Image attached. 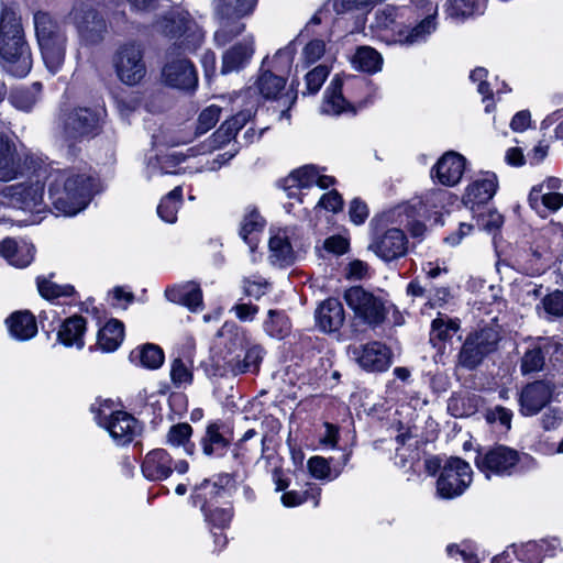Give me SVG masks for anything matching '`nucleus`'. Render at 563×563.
I'll use <instances>...</instances> for the list:
<instances>
[{"label":"nucleus","instance_id":"42","mask_svg":"<svg viewBox=\"0 0 563 563\" xmlns=\"http://www.w3.org/2000/svg\"><path fill=\"white\" fill-rule=\"evenodd\" d=\"M164 361V353L161 347L154 344H146L141 352V363L148 368H158Z\"/></svg>","mask_w":563,"mask_h":563},{"label":"nucleus","instance_id":"40","mask_svg":"<svg viewBox=\"0 0 563 563\" xmlns=\"http://www.w3.org/2000/svg\"><path fill=\"white\" fill-rule=\"evenodd\" d=\"M264 328L273 338H283L288 331L286 319L275 310L268 311V320L265 321Z\"/></svg>","mask_w":563,"mask_h":563},{"label":"nucleus","instance_id":"41","mask_svg":"<svg viewBox=\"0 0 563 563\" xmlns=\"http://www.w3.org/2000/svg\"><path fill=\"white\" fill-rule=\"evenodd\" d=\"M332 90L330 95H327V103L324 106V111L327 113L339 114L344 109L345 100L341 92V82L339 79L332 81Z\"/></svg>","mask_w":563,"mask_h":563},{"label":"nucleus","instance_id":"15","mask_svg":"<svg viewBox=\"0 0 563 563\" xmlns=\"http://www.w3.org/2000/svg\"><path fill=\"white\" fill-rule=\"evenodd\" d=\"M371 249L383 260L393 261L407 253V238L400 229L391 228L377 238Z\"/></svg>","mask_w":563,"mask_h":563},{"label":"nucleus","instance_id":"26","mask_svg":"<svg viewBox=\"0 0 563 563\" xmlns=\"http://www.w3.org/2000/svg\"><path fill=\"white\" fill-rule=\"evenodd\" d=\"M7 323L11 334L20 340L30 339L37 331L35 318L29 311L12 313Z\"/></svg>","mask_w":563,"mask_h":563},{"label":"nucleus","instance_id":"21","mask_svg":"<svg viewBox=\"0 0 563 563\" xmlns=\"http://www.w3.org/2000/svg\"><path fill=\"white\" fill-rule=\"evenodd\" d=\"M357 361L367 371L382 372L389 366L390 353L382 343L373 342L363 347Z\"/></svg>","mask_w":563,"mask_h":563},{"label":"nucleus","instance_id":"58","mask_svg":"<svg viewBox=\"0 0 563 563\" xmlns=\"http://www.w3.org/2000/svg\"><path fill=\"white\" fill-rule=\"evenodd\" d=\"M349 242L341 235L330 236L324 241V249L336 255H341L346 252Z\"/></svg>","mask_w":563,"mask_h":563},{"label":"nucleus","instance_id":"13","mask_svg":"<svg viewBox=\"0 0 563 563\" xmlns=\"http://www.w3.org/2000/svg\"><path fill=\"white\" fill-rule=\"evenodd\" d=\"M554 387L544 380L528 384L520 394V411L525 416H533L551 400Z\"/></svg>","mask_w":563,"mask_h":563},{"label":"nucleus","instance_id":"4","mask_svg":"<svg viewBox=\"0 0 563 563\" xmlns=\"http://www.w3.org/2000/svg\"><path fill=\"white\" fill-rule=\"evenodd\" d=\"M115 74L128 86L139 85L146 76L143 47L135 43H125L115 51L112 59Z\"/></svg>","mask_w":563,"mask_h":563},{"label":"nucleus","instance_id":"27","mask_svg":"<svg viewBox=\"0 0 563 563\" xmlns=\"http://www.w3.org/2000/svg\"><path fill=\"white\" fill-rule=\"evenodd\" d=\"M496 189V176L489 175L471 184L466 190V198L473 203H486L494 197Z\"/></svg>","mask_w":563,"mask_h":563},{"label":"nucleus","instance_id":"61","mask_svg":"<svg viewBox=\"0 0 563 563\" xmlns=\"http://www.w3.org/2000/svg\"><path fill=\"white\" fill-rule=\"evenodd\" d=\"M542 205L552 212L558 211L563 206V194L545 192L542 197Z\"/></svg>","mask_w":563,"mask_h":563},{"label":"nucleus","instance_id":"35","mask_svg":"<svg viewBox=\"0 0 563 563\" xmlns=\"http://www.w3.org/2000/svg\"><path fill=\"white\" fill-rule=\"evenodd\" d=\"M264 224L265 221L262 216L256 210H252L242 220L240 235L244 241L252 245L253 239L249 240V236L253 233L261 232Z\"/></svg>","mask_w":563,"mask_h":563},{"label":"nucleus","instance_id":"8","mask_svg":"<svg viewBox=\"0 0 563 563\" xmlns=\"http://www.w3.org/2000/svg\"><path fill=\"white\" fill-rule=\"evenodd\" d=\"M343 298L356 318L369 325L384 322L387 310L384 302L361 286H354L344 291Z\"/></svg>","mask_w":563,"mask_h":563},{"label":"nucleus","instance_id":"55","mask_svg":"<svg viewBox=\"0 0 563 563\" xmlns=\"http://www.w3.org/2000/svg\"><path fill=\"white\" fill-rule=\"evenodd\" d=\"M236 134L232 132L230 124H225L224 122L221 126L213 133L212 135V148H220L227 143H229L232 139H234Z\"/></svg>","mask_w":563,"mask_h":563},{"label":"nucleus","instance_id":"9","mask_svg":"<svg viewBox=\"0 0 563 563\" xmlns=\"http://www.w3.org/2000/svg\"><path fill=\"white\" fill-rule=\"evenodd\" d=\"M26 157L19 153L14 141L0 132V181L8 183L26 172Z\"/></svg>","mask_w":563,"mask_h":563},{"label":"nucleus","instance_id":"51","mask_svg":"<svg viewBox=\"0 0 563 563\" xmlns=\"http://www.w3.org/2000/svg\"><path fill=\"white\" fill-rule=\"evenodd\" d=\"M512 413L509 409L501 406H497L494 409L487 411L486 419L488 422H499L507 430L511 427Z\"/></svg>","mask_w":563,"mask_h":563},{"label":"nucleus","instance_id":"48","mask_svg":"<svg viewBox=\"0 0 563 563\" xmlns=\"http://www.w3.org/2000/svg\"><path fill=\"white\" fill-rule=\"evenodd\" d=\"M481 0H451V15L470 16L479 7Z\"/></svg>","mask_w":563,"mask_h":563},{"label":"nucleus","instance_id":"16","mask_svg":"<svg viewBox=\"0 0 563 563\" xmlns=\"http://www.w3.org/2000/svg\"><path fill=\"white\" fill-rule=\"evenodd\" d=\"M465 158L455 152L445 153L437 163L434 169L439 181L445 186L456 185L465 169Z\"/></svg>","mask_w":563,"mask_h":563},{"label":"nucleus","instance_id":"17","mask_svg":"<svg viewBox=\"0 0 563 563\" xmlns=\"http://www.w3.org/2000/svg\"><path fill=\"white\" fill-rule=\"evenodd\" d=\"M106 428L120 444L131 442L140 431L136 419L124 411L113 412L109 417Z\"/></svg>","mask_w":563,"mask_h":563},{"label":"nucleus","instance_id":"49","mask_svg":"<svg viewBox=\"0 0 563 563\" xmlns=\"http://www.w3.org/2000/svg\"><path fill=\"white\" fill-rule=\"evenodd\" d=\"M325 52V43L322 40L310 41L302 51L303 60L313 64L319 60Z\"/></svg>","mask_w":563,"mask_h":563},{"label":"nucleus","instance_id":"19","mask_svg":"<svg viewBox=\"0 0 563 563\" xmlns=\"http://www.w3.org/2000/svg\"><path fill=\"white\" fill-rule=\"evenodd\" d=\"M43 62L52 74H56L63 66L66 55L67 37L37 41Z\"/></svg>","mask_w":563,"mask_h":563},{"label":"nucleus","instance_id":"32","mask_svg":"<svg viewBox=\"0 0 563 563\" xmlns=\"http://www.w3.org/2000/svg\"><path fill=\"white\" fill-rule=\"evenodd\" d=\"M286 80L271 71H264L257 79L260 93L266 99H274L285 88Z\"/></svg>","mask_w":563,"mask_h":563},{"label":"nucleus","instance_id":"2","mask_svg":"<svg viewBox=\"0 0 563 563\" xmlns=\"http://www.w3.org/2000/svg\"><path fill=\"white\" fill-rule=\"evenodd\" d=\"M48 192L56 210L74 216L89 202L91 179L85 175L58 173L51 183Z\"/></svg>","mask_w":563,"mask_h":563},{"label":"nucleus","instance_id":"52","mask_svg":"<svg viewBox=\"0 0 563 563\" xmlns=\"http://www.w3.org/2000/svg\"><path fill=\"white\" fill-rule=\"evenodd\" d=\"M170 376L175 384L189 383L191 380V373L180 358L174 360L170 369Z\"/></svg>","mask_w":563,"mask_h":563},{"label":"nucleus","instance_id":"59","mask_svg":"<svg viewBox=\"0 0 563 563\" xmlns=\"http://www.w3.org/2000/svg\"><path fill=\"white\" fill-rule=\"evenodd\" d=\"M178 206L175 203H165L163 198L157 207V213L167 223H174L177 219Z\"/></svg>","mask_w":563,"mask_h":563},{"label":"nucleus","instance_id":"18","mask_svg":"<svg viewBox=\"0 0 563 563\" xmlns=\"http://www.w3.org/2000/svg\"><path fill=\"white\" fill-rule=\"evenodd\" d=\"M142 472L152 481L166 479L173 472L169 454L162 449L151 451L143 461Z\"/></svg>","mask_w":563,"mask_h":563},{"label":"nucleus","instance_id":"29","mask_svg":"<svg viewBox=\"0 0 563 563\" xmlns=\"http://www.w3.org/2000/svg\"><path fill=\"white\" fill-rule=\"evenodd\" d=\"M268 246L271 252L269 258L273 264L285 266L294 262L295 254L287 236H272Z\"/></svg>","mask_w":563,"mask_h":563},{"label":"nucleus","instance_id":"47","mask_svg":"<svg viewBox=\"0 0 563 563\" xmlns=\"http://www.w3.org/2000/svg\"><path fill=\"white\" fill-rule=\"evenodd\" d=\"M192 428L188 423L173 426L167 433V442L172 445H185L189 441Z\"/></svg>","mask_w":563,"mask_h":563},{"label":"nucleus","instance_id":"20","mask_svg":"<svg viewBox=\"0 0 563 563\" xmlns=\"http://www.w3.org/2000/svg\"><path fill=\"white\" fill-rule=\"evenodd\" d=\"M254 53L253 41L239 42L224 52L222 56V74L239 71L251 59Z\"/></svg>","mask_w":563,"mask_h":563},{"label":"nucleus","instance_id":"63","mask_svg":"<svg viewBox=\"0 0 563 563\" xmlns=\"http://www.w3.org/2000/svg\"><path fill=\"white\" fill-rule=\"evenodd\" d=\"M562 420V416L556 410H549L542 416V426L545 430L554 429Z\"/></svg>","mask_w":563,"mask_h":563},{"label":"nucleus","instance_id":"56","mask_svg":"<svg viewBox=\"0 0 563 563\" xmlns=\"http://www.w3.org/2000/svg\"><path fill=\"white\" fill-rule=\"evenodd\" d=\"M311 474L317 478H324L329 475L330 465L324 457L313 456L308 461Z\"/></svg>","mask_w":563,"mask_h":563},{"label":"nucleus","instance_id":"50","mask_svg":"<svg viewBox=\"0 0 563 563\" xmlns=\"http://www.w3.org/2000/svg\"><path fill=\"white\" fill-rule=\"evenodd\" d=\"M544 310L552 316H563V292L556 290L543 299Z\"/></svg>","mask_w":563,"mask_h":563},{"label":"nucleus","instance_id":"24","mask_svg":"<svg viewBox=\"0 0 563 563\" xmlns=\"http://www.w3.org/2000/svg\"><path fill=\"white\" fill-rule=\"evenodd\" d=\"M36 40H52L66 37L62 24L49 13L37 11L33 16Z\"/></svg>","mask_w":563,"mask_h":563},{"label":"nucleus","instance_id":"64","mask_svg":"<svg viewBox=\"0 0 563 563\" xmlns=\"http://www.w3.org/2000/svg\"><path fill=\"white\" fill-rule=\"evenodd\" d=\"M543 184L534 186L528 197V201L531 208L534 210L539 209L540 202L542 203V197L545 192H543Z\"/></svg>","mask_w":563,"mask_h":563},{"label":"nucleus","instance_id":"60","mask_svg":"<svg viewBox=\"0 0 563 563\" xmlns=\"http://www.w3.org/2000/svg\"><path fill=\"white\" fill-rule=\"evenodd\" d=\"M232 310L235 312V316L241 321L253 320L254 316L258 312L257 306H252L247 303H239L235 305Z\"/></svg>","mask_w":563,"mask_h":563},{"label":"nucleus","instance_id":"14","mask_svg":"<svg viewBox=\"0 0 563 563\" xmlns=\"http://www.w3.org/2000/svg\"><path fill=\"white\" fill-rule=\"evenodd\" d=\"M162 76L165 84L178 89H191L197 84L194 65L186 58H177L166 63Z\"/></svg>","mask_w":563,"mask_h":563},{"label":"nucleus","instance_id":"7","mask_svg":"<svg viewBox=\"0 0 563 563\" xmlns=\"http://www.w3.org/2000/svg\"><path fill=\"white\" fill-rule=\"evenodd\" d=\"M473 471L460 457H450L442 467L437 481V493L442 498L460 496L472 483Z\"/></svg>","mask_w":563,"mask_h":563},{"label":"nucleus","instance_id":"23","mask_svg":"<svg viewBox=\"0 0 563 563\" xmlns=\"http://www.w3.org/2000/svg\"><path fill=\"white\" fill-rule=\"evenodd\" d=\"M0 254L16 267H25L33 261V247L25 242L19 243L14 239L0 242Z\"/></svg>","mask_w":563,"mask_h":563},{"label":"nucleus","instance_id":"45","mask_svg":"<svg viewBox=\"0 0 563 563\" xmlns=\"http://www.w3.org/2000/svg\"><path fill=\"white\" fill-rule=\"evenodd\" d=\"M263 358V350L260 346H253L245 353L243 362L238 364V373L256 372Z\"/></svg>","mask_w":563,"mask_h":563},{"label":"nucleus","instance_id":"43","mask_svg":"<svg viewBox=\"0 0 563 563\" xmlns=\"http://www.w3.org/2000/svg\"><path fill=\"white\" fill-rule=\"evenodd\" d=\"M329 75V68L325 65H319L306 75V87L309 93L319 91Z\"/></svg>","mask_w":563,"mask_h":563},{"label":"nucleus","instance_id":"1","mask_svg":"<svg viewBox=\"0 0 563 563\" xmlns=\"http://www.w3.org/2000/svg\"><path fill=\"white\" fill-rule=\"evenodd\" d=\"M0 57L3 67L13 76L24 77L32 68L31 49L21 19L9 8H3L0 15Z\"/></svg>","mask_w":563,"mask_h":563},{"label":"nucleus","instance_id":"33","mask_svg":"<svg viewBox=\"0 0 563 563\" xmlns=\"http://www.w3.org/2000/svg\"><path fill=\"white\" fill-rule=\"evenodd\" d=\"M187 19L183 13L170 12L156 21L155 29L167 35L177 36L186 30Z\"/></svg>","mask_w":563,"mask_h":563},{"label":"nucleus","instance_id":"54","mask_svg":"<svg viewBox=\"0 0 563 563\" xmlns=\"http://www.w3.org/2000/svg\"><path fill=\"white\" fill-rule=\"evenodd\" d=\"M319 206L329 211L338 212L342 209L343 199L336 190H331L321 197Z\"/></svg>","mask_w":563,"mask_h":563},{"label":"nucleus","instance_id":"28","mask_svg":"<svg viewBox=\"0 0 563 563\" xmlns=\"http://www.w3.org/2000/svg\"><path fill=\"white\" fill-rule=\"evenodd\" d=\"M86 329V321L80 316L68 318L58 331V338L65 345L76 344L82 347V334Z\"/></svg>","mask_w":563,"mask_h":563},{"label":"nucleus","instance_id":"39","mask_svg":"<svg viewBox=\"0 0 563 563\" xmlns=\"http://www.w3.org/2000/svg\"><path fill=\"white\" fill-rule=\"evenodd\" d=\"M221 108L218 106H209L198 117L196 134H205L211 130L220 119Z\"/></svg>","mask_w":563,"mask_h":563},{"label":"nucleus","instance_id":"37","mask_svg":"<svg viewBox=\"0 0 563 563\" xmlns=\"http://www.w3.org/2000/svg\"><path fill=\"white\" fill-rule=\"evenodd\" d=\"M317 173L318 170L316 167L305 166L292 172L286 181L289 186H297L299 188L311 187L316 183Z\"/></svg>","mask_w":563,"mask_h":563},{"label":"nucleus","instance_id":"62","mask_svg":"<svg viewBox=\"0 0 563 563\" xmlns=\"http://www.w3.org/2000/svg\"><path fill=\"white\" fill-rule=\"evenodd\" d=\"M530 124V113L528 111H520L512 118L510 126L514 131H523Z\"/></svg>","mask_w":563,"mask_h":563},{"label":"nucleus","instance_id":"3","mask_svg":"<svg viewBox=\"0 0 563 563\" xmlns=\"http://www.w3.org/2000/svg\"><path fill=\"white\" fill-rule=\"evenodd\" d=\"M256 0H214V13L219 27L214 33L218 45H225L245 31L242 20L250 15Z\"/></svg>","mask_w":563,"mask_h":563},{"label":"nucleus","instance_id":"31","mask_svg":"<svg viewBox=\"0 0 563 563\" xmlns=\"http://www.w3.org/2000/svg\"><path fill=\"white\" fill-rule=\"evenodd\" d=\"M167 296L172 300H179L190 309H196L201 305L202 294L198 285L188 283L180 287L178 290L167 291Z\"/></svg>","mask_w":563,"mask_h":563},{"label":"nucleus","instance_id":"44","mask_svg":"<svg viewBox=\"0 0 563 563\" xmlns=\"http://www.w3.org/2000/svg\"><path fill=\"white\" fill-rule=\"evenodd\" d=\"M228 441L219 432L217 424H210L207 428L206 438L203 440V451L207 455H211L214 451V446L225 448Z\"/></svg>","mask_w":563,"mask_h":563},{"label":"nucleus","instance_id":"25","mask_svg":"<svg viewBox=\"0 0 563 563\" xmlns=\"http://www.w3.org/2000/svg\"><path fill=\"white\" fill-rule=\"evenodd\" d=\"M123 338V323L117 319H111L99 330L98 345L102 351L112 352L120 346Z\"/></svg>","mask_w":563,"mask_h":563},{"label":"nucleus","instance_id":"46","mask_svg":"<svg viewBox=\"0 0 563 563\" xmlns=\"http://www.w3.org/2000/svg\"><path fill=\"white\" fill-rule=\"evenodd\" d=\"M11 103L21 110L29 111L37 101L35 93L26 89H15L10 96Z\"/></svg>","mask_w":563,"mask_h":563},{"label":"nucleus","instance_id":"38","mask_svg":"<svg viewBox=\"0 0 563 563\" xmlns=\"http://www.w3.org/2000/svg\"><path fill=\"white\" fill-rule=\"evenodd\" d=\"M544 353L541 347H533L528 350L521 358V372L530 374L543 369Z\"/></svg>","mask_w":563,"mask_h":563},{"label":"nucleus","instance_id":"11","mask_svg":"<svg viewBox=\"0 0 563 563\" xmlns=\"http://www.w3.org/2000/svg\"><path fill=\"white\" fill-rule=\"evenodd\" d=\"M518 462L519 454L516 450L497 445L489 449L486 453L478 455L476 466L488 477L489 473L497 475L510 474Z\"/></svg>","mask_w":563,"mask_h":563},{"label":"nucleus","instance_id":"36","mask_svg":"<svg viewBox=\"0 0 563 563\" xmlns=\"http://www.w3.org/2000/svg\"><path fill=\"white\" fill-rule=\"evenodd\" d=\"M437 29V22L434 15H429L423 19L418 25L412 27L405 37L407 44H415L423 41Z\"/></svg>","mask_w":563,"mask_h":563},{"label":"nucleus","instance_id":"34","mask_svg":"<svg viewBox=\"0 0 563 563\" xmlns=\"http://www.w3.org/2000/svg\"><path fill=\"white\" fill-rule=\"evenodd\" d=\"M459 330V324L448 317H439L432 321L430 342L435 345V340L446 341Z\"/></svg>","mask_w":563,"mask_h":563},{"label":"nucleus","instance_id":"6","mask_svg":"<svg viewBox=\"0 0 563 563\" xmlns=\"http://www.w3.org/2000/svg\"><path fill=\"white\" fill-rule=\"evenodd\" d=\"M80 38L88 45L103 41L107 34V22L89 3L76 0L69 13Z\"/></svg>","mask_w":563,"mask_h":563},{"label":"nucleus","instance_id":"53","mask_svg":"<svg viewBox=\"0 0 563 563\" xmlns=\"http://www.w3.org/2000/svg\"><path fill=\"white\" fill-rule=\"evenodd\" d=\"M37 287L40 294L47 299L57 298L67 295L65 289L47 279H38Z\"/></svg>","mask_w":563,"mask_h":563},{"label":"nucleus","instance_id":"30","mask_svg":"<svg viewBox=\"0 0 563 563\" xmlns=\"http://www.w3.org/2000/svg\"><path fill=\"white\" fill-rule=\"evenodd\" d=\"M352 62L358 70L375 73L380 69L383 58L374 48L362 46L357 48Z\"/></svg>","mask_w":563,"mask_h":563},{"label":"nucleus","instance_id":"10","mask_svg":"<svg viewBox=\"0 0 563 563\" xmlns=\"http://www.w3.org/2000/svg\"><path fill=\"white\" fill-rule=\"evenodd\" d=\"M4 195L14 208L38 212L44 201V184L40 180L15 184L7 187Z\"/></svg>","mask_w":563,"mask_h":563},{"label":"nucleus","instance_id":"57","mask_svg":"<svg viewBox=\"0 0 563 563\" xmlns=\"http://www.w3.org/2000/svg\"><path fill=\"white\" fill-rule=\"evenodd\" d=\"M368 216V209L366 203L355 198L352 200L350 206V217L355 224H361L365 221Z\"/></svg>","mask_w":563,"mask_h":563},{"label":"nucleus","instance_id":"5","mask_svg":"<svg viewBox=\"0 0 563 563\" xmlns=\"http://www.w3.org/2000/svg\"><path fill=\"white\" fill-rule=\"evenodd\" d=\"M498 341L499 334L493 328L470 333L459 353V364L467 369H474L497 349Z\"/></svg>","mask_w":563,"mask_h":563},{"label":"nucleus","instance_id":"12","mask_svg":"<svg viewBox=\"0 0 563 563\" xmlns=\"http://www.w3.org/2000/svg\"><path fill=\"white\" fill-rule=\"evenodd\" d=\"M100 125V113L91 108H75L65 119L64 130L67 137L80 140L97 134Z\"/></svg>","mask_w":563,"mask_h":563},{"label":"nucleus","instance_id":"22","mask_svg":"<svg viewBox=\"0 0 563 563\" xmlns=\"http://www.w3.org/2000/svg\"><path fill=\"white\" fill-rule=\"evenodd\" d=\"M317 320L320 328L325 332L338 330L344 321L342 303L334 298L323 301L317 311Z\"/></svg>","mask_w":563,"mask_h":563}]
</instances>
